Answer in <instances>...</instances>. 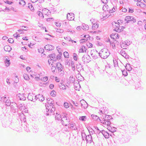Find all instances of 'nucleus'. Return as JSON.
<instances>
[{
  "mask_svg": "<svg viewBox=\"0 0 146 146\" xmlns=\"http://www.w3.org/2000/svg\"><path fill=\"white\" fill-rule=\"evenodd\" d=\"M110 53L108 50L106 48L102 49L98 53L100 56L102 58L106 59L110 55Z\"/></svg>",
  "mask_w": 146,
  "mask_h": 146,
  "instance_id": "f257e3e1",
  "label": "nucleus"
},
{
  "mask_svg": "<svg viewBox=\"0 0 146 146\" xmlns=\"http://www.w3.org/2000/svg\"><path fill=\"white\" fill-rule=\"evenodd\" d=\"M1 120L3 127H6L9 126V123L8 118L4 114L1 115Z\"/></svg>",
  "mask_w": 146,
  "mask_h": 146,
  "instance_id": "f03ea898",
  "label": "nucleus"
},
{
  "mask_svg": "<svg viewBox=\"0 0 146 146\" xmlns=\"http://www.w3.org/2000/svg\"><path fill=\"white\" fill-rule=\"evenodd\" d=\"M46 115H51L52 114L54 115L55 114L54 112L55 110V108L54 105L46 106Z\"/></svg>",
  "mask_w": 146,
  "mask_h": 146,
  "instance_id": "7ed1b4c3",
  "label": "nucleus"
},
{
  "mask_svg": "<svg viewBox=\"0 0 146 146\" xmlns=\"http://www.w3.org/2000/svg\"><path fill=\"white\" fill-rule=\"evenodd\" d=\"M125 21H127L125 24H127L131 22V23H135L136 21V19L134 17L130 16H127L125 17Z\"/></svg>",
  "mask_w": 146,
  "mask_h": 146,
  "instance_id": "20e7f679",
  "label": "nucleus"
},
{
  "mask_svg": "<svg viewBox=\"0 0 146 146\" xmlns=\"http://www.w3.org/2000/svg\"><path fill=\"white\" fill-rule=\"evenodd\" d=\"M100 112L102 114H105V117L104 120L106 122V124L107 125H110L111 124V121H109L108 120V119H107L108 117H107V115H106L108 113V111H107L106 110V111L105 110L103 111L100 110Z\"/></svg>",
  "mask_w": 146,
  "mask_h": 146,
  "instance_id": "39448f33",
  "label": "nucleus"
},
{
  "mask_svg": "<svg viewBox=\"0 0 146 146\" xmlns=\"http://www.w3.org/2000/svg\"><path fill=\"white\" fill-rule=\"evenodd\" d=\"M91 58L90 56L87 54L84 55L82 58V61L84 63H88L91 61Z\"/></svg>",
  "mask_w": 146,
  "mask_h": 146,
  "instance_id": "423d86ee",
  "label": "nucleus"
},
{
  "mask_svg": "<svg viewBox=\"0 0 146 146\" xmlns=\"http://www.w3.org/2000/svg\"><path fill=\"white\" fill-rule=\"evenodd\" d=\"M85 140H86L87 143H91L92 142L94 143V142L92 140V137L91 136V133L86 136L85 137Z\"/></svg>",
  "mask_w": 146,
  "mask_h": 146,
  "instance_id": "0eeeda50",
  "label": "nucleus"
},
{
  "mask_svg": "<svg viewBox=\"0 0 146 146\" xmlns=\"http://www.w3.org/2000/svg\"><path fill=\"white\" fill-rule=\"evenodd\" d=\"M125 138L122 137V138H120L119 139H116V140L119 143H120L121 144L126 143L129 141V139H127L126 140H125Z\"/></svg>",
  "mask_w": 146,
  "mask_h": 146,
  "instance_id": "6e6552de",
  "label": "nucleus"
},
{
  "mask_svg": "<svg viewBox=\"0 0 146 146\" xmlns=\"http://www.w3.org/2000/svg\"><path fill=\"white\" fill-rule=\"evenodd\" d=\"M34 97L35 99H36V100L37 99H38L41 102L43 101L44 100V97L43 96V95H42L38 94Z\"/></svg>",
  "mask_w": 146,
  "mask_h": 146,
  "instance_id": "1a4fd4ad",
  "label": "nucleus"
},
{
  "mask_svg": "<svg viewBox=\"0 0 146 146\" xmlns=\"http://www.w3.org/2000/svg\"><path fill=\"white\" fill-rule=\"evenodd\" d=\"M74 14L73 13H68L67 15V18L69 20H72L74 19Z\"/></svg>",
  "mask_w": 146,
  "mask_h": 146,
  "instance_id": "9d476101",
  "label": "nucleus"
},
{
  "mask_svg": "<svg viewBox=\"0 0 146 146\" xmlns=\"http://www.w3.org/2000/svg\"><path fill=\"white\" fill-rule=\"evenodd\" d=\"M56 67L58 71L62 70L64 69V67L60 62H57L56 63Z\"/></svg>",
  "mask_w": 146,
  "mask_h": 146,
  "instance_id": "9b49d317",
  "label": "nucleus"
},
{
  "mask_svg": "<svg viewBox=\"0 0 146 146\" xmlns=\"http://www.w3.org/2000/svg\"><path fill=\"white\" fill-rule=\"evenodd\" d=\"M35 96L32 94L30 93L28 94L27 98L29 100L34 102L36 100V99L35 98V99H34L33 97H35Z\"/></svg>",
  "mask_w": 146,
  "mask_h": 146,
  "instance_id": "f8f14e48",
  "label": "nucleus"
},
{
  "mask_svg": "<svg viewBox=\"0 0 146 146\" xmlns=\"http://www.w3.org/2000/svg\"><path fill=\"white\" fill-rule=\"evenodd\" d=\"M44 48L45 50L50 51L53 50L54 48V47L51 45L47 44L44 46Z\"/></svg>",
  "mask_w": 146,
  "mask_h": 146,
  "instance_id": "ddd939ff",
  "label": "nucleus"
},
{
  "mask_svg": "<svg viewBox=\"0 0 146 146\" xmlns=\"http://www.w3.org/2000/svg\"><path fill=\"white\" fill-rule=\"evenodd\" d=\"M25 96H26V95L24 94H21L19 93L17 95V97L19 98L20 100H25L26 97Z\"/></svg>",
  "mask_w": 146,
  "mask_h": 146,
  "instance_id": "4468645a",
  "label": "nucleus"
},
{
  "mask_svg": "<svg viewBox=\"0 0 146 146\" xmlns=\"http://www.w3.org/2000/svg\"><path fill=\"white\" fill-rule=\"evenodd\" d=\"M107 126L108 129L111 133H113L116 131L117 129L115 127L112 126L111 125H107Z\"/></svg>",
  "mask_w": 146,
  "mask_h": 146,
  "instance_id": "2eb2a0df",
  "label": "nucleus"
},
{
  "mask_svg": "<svg viewBox=\"0 0 146 146\" xmlns=\"http://www.w3.org/2000/svg\"><path fill=\"white\" fill-rule=\"evenodd\" d=\"M101 133L104 135L106 138H108L109 137L110 134L107 132L105 131L104 130L101 131Z\"/></svg>",
  "mask_w": 146,
  "mask_h": 146,
  "instance_id": "dca6fc26",
  "label": "nucleus"
},
{
  "mask_svg": "<svg viewBox=\"0 0 146 146\" xmlns=\"http://www.w3.org/2000/svg\"><path fill=\"white\" fill-rule=\"evenodd\" d=\"M11 106V109L12 110H13V109H18V106L17 104L15 102H12Z\"/></svg>",
  "mask_w": 146,
  "mask_h": 146,
  "instance_id": "f3484780",
  "label": "nucleus"
},
{
  "mask_svg": "<svg viewBox=\"0 0 146 146\" xmlns=\"http://www.w3.org/2000/svg\"><path fill=\"white\" fill-rule=\"evenodd\" d=\"M130 43H126V42L125 41L121 43V46L122 48L123 49H126V47L130 45Z\"/></svg>",
  "mask_w": 146,
  "mask_h": 146,
  "instance_id": "a211bd4d",
  "label": "nucleus"
},
{
  "mask_svg": "<svg viewBox=\"0 0 146 146\" xmlns=\"http://www.w3.org/2000/svg\"><path fill=\"white\" fill-rule=\"evenodd\" d=\"M88 131L89 132L90 134V133H91V134H92L93 135L94 134L93 132L95 133V131L92 128H88ZM94 136L96 137H98V136L95 133H94Z\"/></svg>",
  "mask_w": 146,
  "mask_h": 146,
  "instance_id": "6ab92c4d",
  "label": "nucleus"
},
{
  "mask_svg": "<svg viewBox=\"0 0 146 146\" xmlns=\"http://www.w3.org/2000/svg\"><path fill=\"white\" fill-rule=\"evenodd\" d=\"M4 50L6 51L10 52L12 50V48L9 45H6L4 47Z\"/></svg>",
  "mask_w": 146,
  "mask_h": 146,
  "instance_id": "aec40b11",
  "label": "nucleus"
},
{
  "mask_svg": "<svg viewBox=\"0 0 146 146\" xmlns=\"http://www.w3.org/2000/svg\"><path fill=\"white\" fill-rule=\"evenodd\" d=\"M125 67L126 69L128 71H132V69L133 68L131 67V65L127 63V64Z\"/></svg>",
  "mask_w": 146,
  "mask_h": 146,
  "instance_id": "412c9836",
  "label": "nucleus"
},
{
  "mask_svg": "<svg viewBox=\"0 0 146 146\" xmlns=\"http://www.w3.org/2000/svg\"><path fill=\"white\" fill-rule=\"evenodd\" d=\"M18 108L23 112V110L25 109V107L24 104L23 105L22 104H20L18 106Z\"/></svg>",
  "mask_w": 146,
  "mask_h": 146,
  "instance_id": "4be33fe9",
  "label": "nucleus"
},
{
  "mask_svg": "<svg viewBox=\"0 0 146 146\" xmlns=\"http://www.w3.org/2000/svg\"><path fill=\"white\" fill-rule=\"evenodd\" d=\"M70 126L71 128H72L74 130H76L78 129L75 123H71L70 125Z\"/></svg>",
  "mask_w": 146,
  "mask_h": 146,
  "instance_id": "5701e85b",
  "label": "nucleus"
},
{
  "mask_svg": "<svg viewBox=\"0 0 146 146\" xmlns=\"http://www.w3.org/2000/svg\"><path fill=\"white\" fill-rule=\"evenodd\" d=\"M87 49L86 48V47L84 46H82L81 48L79 49V52H86V50Z\"/></svg>",
  "mask_w": 146,
  "mask_h": 146,
  "instance_id": "b1692460",
  "label": "nucleus"
},
{
  "mask_svg": "<svg viewBox=\"0 0 146 146\" xmlns=\"http://www.w3.org/2000/svg\"><path fill=\"white\" fill-rule=\"evenodd\" d=\"M12 102H10L9 98L7 99L5 101V105L6 106H10Z\"/></svg>",
  "mask_w": 146,
  "mask_h": 146,
  "instance_id": "393cba45",
  "label": "nucleus"
},
{
  "mask_svg": "<svg viewBox=\"0 0 146 146\" xmlns=\"http://www.w3.org/2000/svg\"><path fill=\"white\" fill-rule=\"evenodd\" d=\"M114 142L113 143H111L110 144V146H117V144L119 143L116 139H113Z\"/></svg>",
  "mask_w": 146,
  "mask_h": 146,
  "instance_id": "a878e982",
  "label": "nucleus"
},
{
  "mask_svg": "<svg viewBox=\"0 0 146 146\" xmlns=\"http://www.w3.org/2000/svg\"><path fill=\"white\" fill-rule=\"evenodd\" d=\"M79 118L80 120L83 121H85L87 119V117L86 116H79Z\"/></svg>",
  "mask_w": 146,
  "mask_h": 146,
  "instance_id": "bb28decb",
  "label": "nucleus"
},
{
  "mask_svg": "<svg viewBox=\"0 0 146 146\" xmlns=\"http://www.w3.org/2000/svg\"><path fill=\"white\" fill-rule=\"evenodd\" d=\"M63 118L66 119V124L65 125V126H67V125H68L69 124V122H70V121H69V118H67V116L64 115V116H63Z\"/></svg>",
  "mask_w": 146,
  "mask_h": 146,
  "instance_id": "cd10ccee",
  "label": "nucleus"
},
{
  "mask_svg": "<svg viewBox=\"0 0 146 146\" xmlns=\"http://www.w3.org/2000/svg\"><path fill=\"white\" fill-rule=\"evenodd\" d=\"M53 100L52 99H51L49 102H47V104L46 105V106H49L50 105L52 106L53 105H53Z\"/></svg>",
  "mask_w": 146,
  "mask_h": 146,
  "instance_id": "c85d7f7f",
  "label": "nucleus"
},
{
  "mask_svg": "<svg viewBox=\"0 0 146 146\" xmlns=\"http://www.w3.org/2000/svg\"><path fill=\"white\" fill-rule=\"evenodd\" d=\"M91 117L92 119L96 121L98 120V119H99V117L98 116L95 115L94 114H92L91 115Z\"/></svg>",
  "mask_w": 146,
  "mask_h": 146,
  "instance_id": "c756f323",
  "label": "nucleus"
},
{
  "mask_svg": "<svg viewBox=\"0 0 146 146\" xmlns=\"http://www.w3.org/2000/svg\"><path fill=\"white\" fill-rule=\"evenodd\" d=\"M58 86L60 89H62V90H64L66 89V87L65 86L61 83H60L58 84Z\"/></svg>",
  "mask_w": 146,
  "mask_h": 146,
  "instance_id": "7c9ffc66",
  "label": "nucleus"
},
{
  "mask_svg": "<svg viewBox=\"0 0 146 146\" xmlns=\"http://www.w3.org/2000/svg\"><path fill=\"white\" fill-rule=\"evenodd\" d=\"M98 27V24L97 23H94L93 24L92 27V29L93 30H95L97 29Z\"/></svg>",
  "mask_w": 146,
  "mask_h": 146,
  "instance_id": "2f4dec72",
  "label": "nucleus"
},
{
  "mask_svg": "<svg viewBox=\"0 0 146 146\" xmlns=\"http://www.w3.org/2000/svg\"><path fill=\"white\" fill-rule=\"evenodd\" d=\"M63 70L64 69H62L58 71V72L59 74V75L60 76H63L64 74Z\"/></svg>",
  "mask_w": 146,
  "mask_h": 146,
  "instance_id": "473e14b6",
  "label": "nucleus"
},
{
  "mask_svg": "<svg viewBox=\"0 0 146 146\" xmlns=\"http://www.w3.org/2000/svg\"><path fill=\"white\" fill-rule=\"evenodd\" d=\"M82 29L84 30H87L89 29L88 26L87 25L84 24L82 25Z\"/></svg>",
  "mask_w": 146,
  "mask_h": 146,
  "instance_id": "72a5a7b5",
  "label": "nucleus"
},
{
  "mask_svg": "<svg viewBox=\"0 0 146 146\" xmlns=\"http://www.w3.org/2000/svg\"><path fill=\"white\" fill-rule=\"evenodd\" d=\"M33 127L32 129L34 132L36 133L38 132V128L37 127L34 126Z\"/></svg>",
  "mask_w": 146,
  "mask_h": 146,
  "instance_id": "f704fd0d",
  "label": "nucleus"
},
{
  "mask_svg": "<svg viewBox=\"0 0 146 146\" xmlns=\"http://www.w3.org/2000/svg\"><path fill=\"white\" fill-rule=\"evenodd\" d=\"M135 86V89H138L141 86V84L140 82H137Z\"/></svg>",
  "mask_w": 146,
  "mask_h": 146,
  "instance_id": "c9c22d12",
  "label": "nucleus"
},
{
  "mask_svg": "<svg viewBox=\"0 0 146 146\" xmlns=\"http://www.w3.org/2000/svg\"><path fill=\"white\" fill-rule=\"evenodd\" d=\"M5 98H6V96L3 97L1 96H0V105L1 104L2 101H4V100Z\"/></svg>",
  "mask_w": 146,
  "mask_h": 146,
  "instance_id": "e433bc0d",
  "label": "nucleus"
},
{
  "mask_svg": "<svg viewBox=\"0 0 146 146\" xmlns=\"http://www.w3.org/2000/svg\"><path fill=\"white\" fill-rule=\"evenodd\" d=\"M112 25L113 26H115L116 28L119 27V25L118 23L113 22L112 23Z\"/></svg>",
  "mask_w": 146,
  "mask_h": 146,
  "instance_id": "4c0bfd02",
  "label": "nucleus"
},
{
  "mask_svg": "<svg viewBox=\"0 0 146 146\" xmlns=\"http://www.w3.org/2000/svg\"><path fill=\"white\" fill-rule=\"evenodd\" d=\"M19 3L20 5H22L24 6L25 5L26 3L24 0H20Z\"/></svg>",
  "mask_w": 146,
  "mask_h": 146,
  "instance_id": "58836bf2",
  "label": "nucleus"
},
{
  "mask_svg": "<svg viewBox=\"0 0 146 146\" xmlns=\"http://www.w3.org/2000/svg\"><path fill=\"white\" fill-rule=\"evenodd\" d=\"M42 11L43 13L46 15L47 14L48 11H49V10L46 8H44L42 9Z\"/></svg>",
  "mask_w": 146,
  "mask_h": 146,
  "instance_id": "ea45409f",
  "label": "nucleus"
},
{
  "mask_svg": "<svg viewBox=\"0 0 146 146\" xmlns=\"http://www.w3.org/2000/svg\"><path fill=\"white\" fill-rule=\"evenodd\" d=\"M74 78L73 76H71L69 78V81L71 83H73L74 81Z\"/></svg>",
  "mask_w": 146,
  "mask_h": 146,
  "instance_id": "a19ab883",
  "label": "nucleus"
},
{
  "mask_svg": "<svg viewBox=\"0 0 146 146\" xmlns=\"http://www.w3.org/2000/svg\"><path fill=\"white\" fill-rule=\"evenodd\" d=\"M88 40V39H86V38H83L81 39L80 40V43H83L86 42Z\"/></svg>",
  "mask_w": 146,
  "mask_h": 146,
  "instance_id": "79ce46f5",
  "label": "nucleus"
},
{
  "mask_svg": "<svg viewBox=\"0 0 146 146\" xmlns=\"http://www.w3.org/2000/svg\"><path fill=\"white\" fill-rule=\"evenodd\" d=\"M42 13L40 11H38L37 12V14L40 17H42V18H44V16H43V14H42Z\"/></svg>",
  "mask_w": 146,
  "mask_h": 146,
  "instance_id": "37998d69",
  "label": "nucleus"
},
{
  "mask_svg": "<svg viewBox=\"0 0 146 146\" xmlns=\"http://www.w3.org/2000/svg\"><path fill=\"white\" fill-rule=\"evenodd\" d=\"M64 56L65 58H68L69 57V55L68 53L66 51H65L63 53Z\"/></svg>",
  "mask_w": 146,
  "mask_h": 146,
  "instance_id": "c03bdc74",
  "label": "nucleus"
},
{
  "mask_svg": "<svg viewBox=\"0 0 146 146\" xmlns=\"http://www.w3.org/2000/svg\"><path fill=\"white\" fill-rule=\"evenodd\" d=\"M85 103L84 104H81L82 106H83V108L86 109V108L88 107V104L85 101Z\"/></svg>",
  "mask_w": 146,
  "mask_h": 146,
  "instance_id": "a18cd8bd",
  "label": "nucleus"
},
{
  "mask_svg": "<svg viewBox=\"0 0 146 146\" xmlns=\"http://www.w3.org/2000/svg\"><path fill=\"white\" fill-rule=\"evenodd\" d=\"M122 71V74L123 76H126L127 75V72L126 70H123Z\"/></svg>",
  "mask_w": 146,
  "mask_h": 146,
  "instance_id": "49530a36",
  "label": "nucleus"
},
{
  "mask_svg": "<svg viewBox=\"0 0 146 146\" xmlns=\"http://www.w3.org/2000/svg\"><path fill=\"white\" fill-rule=\"evenodd\" d=\"M40 79L42 81L45 82L48 80V77L47 76L44 77Z\"/></svg>",
  "mask_w": 146,
  "mask_h": 146,
  "instance_id": "de8ad7c7",
  "label": "nucleus"
},
{
  "mask_svg": "<svg viewBox=\"0 0 146 146\" xmlns=\"http://www.w3.org/2000/svg\"><path fill=\"white\" fill-rule=\"evenodd\" d=\"M24 78L25 80H28L29 79V78L27 74H25L23 75Z\"/></svg>",
  "mask_w": 146,
  "mask_h": 146,
  "instance_id": "09e8293b",
  "label": "nucleus"
},
{
  "mask_svg": "<svg viewBox=\"0 0 146 146\" xmlns=\"http://www.w3.org/2000/svg\"><path fill=\"white\" fill-rule=\"evenodd\" d=\"M62 55V53L61 52H59V54L57 55L56 57V60L57 59H60Z\"/></svg>",
  "mask_w": 146,
  "mask_h": 146,
  "instance_id": "8fccbe9b",
  "label": "nucleus"
},
{
  "mask_svg": "<svg viewBox=\"0 0 146 146\" xmlns=\"http://www.w3.org/2000/svg\"><path fill=\"white\" fill-rule=\"evenodd\" d=\"M56 92L54 90L52 91L50 93V94L53 97H55L56 96Z\"/></svg>",
  "mask_w": 146,
  "mask_h": 146,
  "instance_id": "3c124183",
  "label": "nucleus"
},
{
  "mask_svg": "<svg viewBox=\"0 0 146 146\" xmlns=\"http://www.w3.org/2000/svg\"><path fill=\"white\" fill-rule=\"evenodd\" d=\"M28 7L31 10V11H33L34 10V7H33V6L31 3L29 4Z\"/></svg>",
  "mask_w": 146,
  "mask_h": 146,
  "instance_id": "603ef678",
  "label": "nucleus"
},
{
  "mask_svg": "<svg viewBox=\"0 0 146 146\" xmlns=\"http://www.w3.org/2000/svg\"><path fill=\"white\" fill-rule=\"evenodd\" d=\"M87 135H86L85 133L82 132V138L83 140H84L85 139V137Z\"/></svg>",
  "mask_w": 146,
  "mask_h": 146,
  "instance_id": "864d4df0",
  "label": "nucleus"
},
{
  "mask_svg": "<svg viewBox=\"0 0 146 146\" xmlns=\"http://www.w3.org/2000/svg\"><path fill=\"white\" fill-rule=\"evenodd\" d=\"M107 117H108L107 119H108V121H109L111 122V120L113 119L112 117L110 115H107Z\"/></svg>",
  "mask_w": 146,
  "mask_h": 146,
  "instance_id": "5fc2aeb1",
  "label": "nucleus"
},
{
  "mask_svg": "<svg viewBox=\"0 0 146 146\" xmlns=\"http://www.w3.org/2000/svg\"><path fill=\"white\" fill-rule=\"evenodd\" d=\"M10 60H8L7 58H6L5 61V64H8L7 66H9V65L10 64Z\"/></svg>",
  "mask_w": 146,
  "mask_h": 146,
  "instance_id": "6e6d98bb",
  "label": "nucleus"
},
{
  "mask_svg": "<svg viewBox=\"0 0 146 146\" xmlns=\"http://www.w3.org/2000/svg\"><path fill=\"white\" fill-rule=\"evenodd\" d=\"M114 30L115 31H116L118 33H120L121 32V29H120V27H117L115 28L114 29Z\"/></svg>",
  "mask_w": 146,
  "mask_h": 146,
  "instance_id": "4d7b16f0",
  "label": "nucleus"
},
{
  "mask_svg": "<svg viewBox=\"0 0 146 146\" xmlns=\"http://www.w3.org/2000/svg\"><path fill=\"white\" fill-rule=\"evenodd\" d=\"M73 56L74 59L75 60H77L78 59V56L77 55V54L75 53H74L73 54Z\"/></svg>",
  "mask_w": 146,
  "mask_h": 146,
  "instance_id": "13d9d810",
  "label": "nucleus"
},
{
  "mask_svg": "<svg viewBox=\"0 0 146 146\" xmlns=\"http://www.w3.org/2000/svg\"><path fill=\"white\" fill-rule=\"evenodd\" d=\"M64 107L66 108H68L69 107V104L67 102H65L64 103Z\"/></svg>",
  "mask_w": 146,
  "mask_h": 146,
  "instance_id": "bf43d9fd",
  "label": "nucleus"
},
{
  "mask_svg": "<svg viewBox=\"0 0 146 146\" xmlns=\"http://www.w3.org/2000/svg\"><path fill=\"white\" fill-rule=\"evenodd\" d=\"M38 51L39 53H43L44 50V49L43 48H40L38 49Z\"/></svg>",
  "mask_w": 146,
  "mask_h": 146,
  "instance_id": "052dcab7",
  "label": "nucleus"
},
{
  "mask_svg": "<svg viewBox=\"0 0 146 146\" xmlns=\"http://www.w3.org/2000/svg\"><path fill=\"white\" fill-rule=\"evenodd\" d=\"M113 62L114 67H115L118 66V63L117 61L115 60H113Z\"/></svg>",
  "mask_w": 146,
  "mask_h": 146,
  "instance_id": "680f3d73",
  "label": "nucleus"
},
{
  "mask_svg": "<svg viewBox=\"0 0 146 146\" xmlns=\"http://www.w3.org/2000/svg\"><path fill=\"white\" fill-rule=\"evenodd\" d=\"M56 54L55 53L51 54V58L53 59H54V61L56 60Z\"/></svg>",
  "mask_w": 146,
  "mask_h": 146,
  "instance_id": "e2e57ef3",
  "label": "nucleus"
},
{
  "mask_svg": "<svg viewBox=\"0 0 146 146\" xmlns=\"http://www.w3.org/2000/svg\"><path fill=\"white\" fill-rule=\"evenodd\" d=\"M86 46L89 48L92 47V44L89 42H88L86 44Z\"/></svg>",
  "mask_w": 146,
  "mask_h": 146,
  "instance_id": "0e129e2a",
  "label": "nucleus"
},
{
  "mask_svg": "<svg viewBox=\"0 0 146 146\" xmlns=\"http://www.w3.org/2000/svg\"><path fill=\"white\" fill-rule=\"evenodd\" d=\"M84 37L86 39H88V40L90 39V36L89 35H85L84 36Z\"/></svg>",
  "mask_w": 146,
  "mask_h": 146,
  "instance_id": "69168bd1",
  "label": "nucleus"
},
{
  "mask_svg": "<svg viewBox=\"0 0 146 146\" xmlns=\"http://www.w3.org/2000/svg\"><path fill=\"white\" fill-rule=\"evenodd\" d=\"M56 119L58 120H60V119L61 117V115L60 114H58L57 115H56L55 117Z\"/></svg>",
  "mask_w": 146,
  "mask_h": 146,
  "instance_id": "338daca9",
  "label": "nucleus"
},
{
  "mask_svg": "<svg viewBox=\"0 0 146 146\" xmlns=\"http://www.w3.org/2000/svg\"><path fill=\"white\" fill-rule=\"evenodd\" d=\"M8 42L11 43H12L14 42V40L12 38H10L8 39Z\"/></svg>",
  "mask_w": 146,
  "mask_h": 146,
  "instance_id": "774afa93",
  "label": "nucleus"
}]
</instances>
